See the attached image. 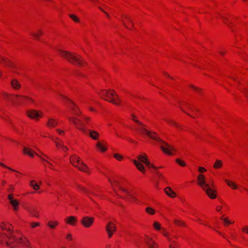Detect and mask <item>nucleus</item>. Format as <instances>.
<instances>
[{"instance_id": "72a5a7b5", "label": "nucleus", "mask_w": 248, "mask_h": 248, "mask_svg": "<svg viewBox=\"0 0 248 248\" xmlns=\"http://www.w3.org/2000/svg\"><path fill=\"white\" fill-rule=\"evenodd\" d=\"M69 16L75 22H79V20L78 18L76 16H75V15L69 14Z\"/></svg>"}, {"instance_id": "b1692460", "label": "nucleus", "mask_w": 248, "mask_h": 248, "mask_svg": "<svg viewBox=\"0 0 248 248\" xmlns=\"http://www.w3.org/2000/svg\"><path fill=\"white\" fill-rule=\"evenodd\" d=\"M145 242L149 248H155L154 245L155 243L152 241L151 238L147 237V239L145 241Z\"/></svg>"}, {"instance_id": "473e14b6", "label": "nucleus", "mask_w": 248, "mask_h": 248, "mask_svg": "<svg viewBox=\"0 0 248 248\" xmlns=\"http://www.w3.org/2000/svg\"><path fill=\"white\" fill-rule=\"evenodd\" d=\"M55 144H56V146L59 148V147H61L62 149H65V150H68V149L65 146H64L62 143H60V142H57L56 141H54Z\"/></svg>"}, {"instance_id": "c756f323", "label": "nucleus", "mask_w": 248, "mask_h": 248, "mask_svg": "<svg viewBox=\"0 0 248 248\" xmlns=\"http://www.w3.org/2000/svg\"><path fill=\"white\" fill-rule=\"evenodd\" d=\"M96 147L98 148L102 152H105L107 150V148L105 147H104L102 145V144L100 142H98L96 143Z\"/></svg>"}, {"instance_id": "f3484780", "label": "nucleus", "mask_w": 248, "mask_h": 248, "mask_svg": "<svg viewBox=\"0 0 248 248\" xmlns=\"http://www.w3.org/2000/svg\"><path fill=\"white\" fill-rule=\"evenodd\" d=\"M165 193L169 197L174 198L175 196V193L170 187H167L164 189Z\"/></svg>"}, {"instance_id": "09e8293b", "label": "nucleus", "mask_w": 248, "mask_h": 248, "mask_svg": "<svg viewBox=\"0 0 248 248\" xmlns=\"http://www.w3.org/2000/svg\"><path fill=\"white\" fill-rule=\"evenodd\" d=\"M0 166H2V167H5V168H7V169H9V170H12V171H16L15 170H14L12 169V168H9V167H8L6 166L4 164H3V163H0Z\"/></svg>"}, {"instance_id": "0eeeda50", "label": "nucleus", "mask_w": 248, "mask_h": 248, "mask_svg": "<svg viewBox=\"0 0 248 248\" xmlns=\"http://www.w3.org/2000/svg\"><path fill=\"white\" fill-rule=\"evenodd\" d=\"M69 160L73 166L77 168L79 170L88 172L89 168L83 162L80 161L79 157L76 155H73L70 157Z\"/></svg>"}, {"instance_id": "ea45409f", "label": "nucleus", "mask_w": 248, "mask_h": 248, "mask_svg": "<svg viewBox=\"0 0 248 248\" xmlns=\"http://www.w3.org/2000/svg\"><path fill=\"white\" fill-rule=\"evenodd\" d=\"M176 162L181 166L183 167L186 166V163L184 161L181 160L180 159H176Z\"/></svg>"}, {"instance_id": "aec40b11", "label": "nucleus", "mask_w": 248, "mask_h": 248, "mask_svg": "<svg viewBox=\"0 0 248 248\" xmlns=\"http://www.w3.org/2000/svg\"><path fill=\"white\" fill-rule=\"evenodd\" d=\"M65 221L71 225H74L75 223L77 221V218L74 216H70L67 217Z\"/></svg>"}, {"instance_id": "e433bc0d", "label": "nucleus", "mask_w": 248, "mask_h": 248, "mask_svg": "<svg viewBox=\"0 0 248 248\" xmlns=\"http://www.w3.org/2000/svg\"><path fill=\"white\" fill-rule=\"evenodd\" d=\"M58 224V222L55 221L54 222H53L52 221H49L48 222V225L49 227L51 228H54L55 227V226Z\"/></svg>"}, {"instance_id": "6e6552de", "label": "nucleus", "mask_w": 248, "mask_h": 248, "mask_svg": "<svg viewBox=\"0 0 248 248\" xmlns=\"http://www.w3.org/2000/svg\"><path fill=\"white\" fill-rule=\"evenodd\" d=\"M2 95L6 100L11 101L15 104L22 103L27 99L32 100L31 98L25 96H20L18 95H13L8 94L5 92L2 93Z\"/></svg>"}, {"instance_id": "0e129e2a", "label": "nucleus", "mask_w": 248, "mask_h": 248, "mask_svg": "<svg viewBox=\"0 0 248 248\" xmlns=\"http://www.w3.org/2000/svg\"><path fill=\"white\" fill-rule=\"evenodd\" d=\"M44 155L46 157L47 159L50 160H52L51 159H50L48 156L46 155Z\"/></svg>"}, {"instance_id": "9b49d317", "label": "nucleus", "mask_w": 248, "mask_h": 248, "mask_svg": "<svg viewBox=\"0 0 248 248\" xmlns=\"http://www.w3.org/2000/svg\"><path fill=\"white\" fill-rule=\"evenodd\" d=\"M60 95L62 97V98L65 100L66 102L69 103L71 104V105L69 106V108L72 109L73 114L76 115H78L79 114H80L81 112L80 111H78V107L72 100L62 94Z\"/></svg>"}, {"instance_id": "c9c22d12", "label": "nucleus", "mask_w": 248, "mask_h": 248, "mask_svg": "<svg viewBox=\"0 0 248 248\" xmlns=\"http://www.w3.org/2000/svg\"><path fill=\"white\" fill-rule=\"evenodd\" d=\"M36 155L39 156L43 161H45V162H46V163H47L49 165H50V168L52 169H53V170H55L54 169H53L52 167V165L51 163H50L49 161H48L47 160L44 159V158H43L42 156H41L37 154H36Z\"/></svg>"}, {"instance_id": "4468645a", "label": "nucleus", "mask_w": 248, "mask_h": 248, "mask_svg": "<svg viewBox=\"0 0 248 248\" xmlns=\"http://www.w3.org/2000/svg\"><path fill=\"white\" fill-rule=\"evenodd\" d=\"M8 199L10 201V203L13 207L14 210H17L18 208L19 202L18 201L13 198L12 194H9L8 195Z\"/></svg>"}, {"instance_id": "de8ad7c7", "label": "nucleus", "mask_w": 248, "mask_h": 248, "mask_svg": "<svg viewBox=\"0 0 248 248\" xmlns=\"http://www.w3.org/2000/svg\"><path fill=\"white\" fill-rule=\"evenodd\" d=\"M242 231L248 234V226H246L242 228Z\"/></svg>"}, {"instance_id": "7c9ffc66", "label": "nucleus", "mask_w": 248, "mask_h": 248, "mask_svg": "<svg viewBox=\"0 0 248 248\" xmlns=\"http://www.w3.org/2000/svg\"><path fill=\"white\" fill-rule=\"evenodd\" d=\"M174 223L178 226H182L184 227L186 226L184 222L179 219H174Z\"/></svg>"}, {"instance_id": "7ed1b4c3", "label": "nucleus", "mask_w": 248, "mask_h": 248, "mask_svg": "<svg viewBox=\"0 0 248 248\" xmlns=\"http://www.w3.org/2000/svg\"><path fill=\"white\" fill-rule=\"evenodd\" d=\"M68 119L73 123L76 127L83 133L88 134L93 140H97L99 138V134L96 131L92 130H88L83 123L79 119L76 117H69Z\"/></svg>"}, {"instance_id": "2eb2a0df", "label": "nucleus", "mask_w": 248, "mask_h": 248, "mask_svg": "<svg viewBox=\"0 0 248 248\" xmlns=\"http://www.w3.org/2000/svg\"><path fill=\"white\" fill-rule=\"evenodd\" d=\"M1 61L4 62L7 66L12 68V71L13 72L16 73V72L14 70V69L16 68V67L14 65V64L11 61H8L5 58L0 56V62Z\"/></svg>"}, {"instance_id": "69168bd1", "label": "nucleus", "mask_w": 248, "mask_h": 248, "mask_svg": "<svg viewBox=\"0 0 248 248\" xmlns=\"http://www.w3.org/2000/svg\"><path fill=\"white\" fill-rule=\"evenodd\" d=\"M219 53L221 54L222 55H223L225 53V52H219Z\"/></svg>"}, {"instance_id": "5fc2aeb1", "label": "nucleus", "mask_w": 248, "mask_h": 248, "mask_svg": "<svg viewBox=\"0 0 248 248\" xmlns=\"http://www.w3.org/2000/svg\"><path fill=\"white\" fill-rule=\"evenodd\" d=\"M67 239L69 240H72V235L71 234H68L67 236Z\"/></svg>"}, {"instance_id": "c85d7f7f", "label": "nucleus", "mask_w": 248, "mask_h": 248, "mask_svg": "<svg viewBox=\"0 0 248 248\" xmlns=\"http://www.w3.org/2000/svg\"><path fill=\"white\" fill-rule=\"evenodd\" d=\"M43 32L42 30H39L36 33H32L31 35L33 36L36 39H39L40 35L43 34Z\"/></svg>"}, {"instance_id": "58836bf2", "label": "nucleus", "mask_w": 248, "mask_h": 248, "mask_svg": "<svg viewBox=\"0 0 248 248\" xmlns=\"http://www.w3.org/2000/svg\"><path fill=\"white\" fill-rule=\"evenodd\" d=\"M153 226L154 228L157 230H159L161 229L160 225L157 222H155Z\"/></svg>"}, {"instance_id": "bf43d9fd", "label": "nucleus", "mask_w": 248, "mask_h": 248, "mask_svg": "<svg viewBox=\"0 0 248 248\" xmlns=\"http://www.w3.org/2000/svg\"><path fill=\"white\" fill-rule=\"evenodd\" d=\"M181 110H182L183 112H185L186 113V114H188V115L190 116V115L189 114L187 113V112H186L182 108H181Z\"/></svg>"}, {"instance_id": "3c124183", "label": "nucleus", "mask_w": 248, "mask_h": 248, "mask_svg": "<svg viewBox=\"0 0 248 248\" xmlns=\"http://www.w3.org/2000/svg\"><path fill=\"white\" fill-rule=\"evenodd\" d=\"M124 17L132 25H133V22L130 18H129L128 16H124Z\"/></svg>"}, {"instance_id": "c03bdc74", "label": "nucleus", "mask_w": 248, "mask_h": 248, "mask_svg": "<svg viewBox=\"0 0 248 248\" xmlns=\"http://www.w3.org/2000/svg\"><path fill=\"white\" fill-rule=\"evenodd\" d=\"M107 233H108V236L109 238H111L113 235V233L114 232H110L108 229H107V231H106Z\"/></svg>"}, {"instance_id": "603ef678", "label": "nucleus", "mask_w": 248, "mask_h": 248, "mask_svg": "<svg viewBox=\"0 0 248 248\" xmlns=\"http://www.w3.org/2000/svg\"><path fill=\"white\" fill-rule=\"evenodd\" d=\"M99 9L103 12H104L108 18H109L108 14L107 12H106L103 9H102L101 7H99Z\"/></svg>"}, {"instance_id": "9d476101", "label": "nucleus", "mask_w": 248, "mask_h": 248, "mask_svg": "<svg viewBox=\"0 0 248 248\" xmlns=\"http://www.w3.org/2000/svg\"><path fill=\"white\" fill-rule=\"evenodd\" d=\"M108 180L109 182V183H110V184L112 186H113V184H115L117 186H119L120 189L123 192L126 193V194L127 195V198L122 197L123 198H124L127 201H130V199H132L133 200H136V199L129 191H128L126 189L123 188L121 187L120 186H119L118 182L116 180L113 179H111L110 178L108 177Z\"/></svg>"}, {"instance_id": "13d9d810", "label": "nucleus", "mask_w": 248, "mask_h": 248, "mask_svg": "<svg viewBox=\"0 0 248 248\" xmlns=\"http://www.w3.org/2000/svg\"><path fill=\"white\" fill-rule=\"evenodd\" d=\"M162 233H163V235H164V236H168V234H167V232H162Z\"/></svg>"}, {"instance_id": "dca6fc26", "label": "nucleus", "mask_w": 248, "mask_h": 248, "mask_svg": "<svg viewBox=\"0 0 248 248\" xmlns=\"http://www.w3.org/2000/svg\"><path fill=\"white\" fill-rule=\"evenodd\" d=\"M78 188L82 191H83V192H84L88 197H89L90 199L91 197L90 196V194H92V195H95V196H96L97 195L96 194H95L93 192V191H91L88 189H87V188H86L85 187H83V186H82L80 185L78 186Z\"/></svg>"}, {"instance_id": "412c9836", "label": "nucleus", "mask_w": 248, "mask_h": 248, "mask_svg": "<svg viewBox=\"0 0 248 248\" xmlns=\"http://www.w3.org/2000/svg\"><path fill=\"white\" fill-rule=\"evenodd\" d=\"M11 85L12 87L15 90H19L21 87V85L16 79H13L11 81Z\"/></svg>"}, {"instance_id": "e2e57ef3", "label": "nucleus", "mask_w": 248, "mask_h": 248, "mask_svg": "<svg viewBox=\"0 0 248 248\" xmlns=\"http://www.w3.org/2000/svg\"><path fill=\"white\" fill-rule=\"evenodd\" d=\"M93 2V3H95V2H98V0H91Z\"/></svg>"}, {"instance_id": "680f3d73", "label": "nucleus", "mask_w": 248, "mask_h": 248, "mask_svg": "<svg viewBox=\"0 0 248 248\" xmlns=\"http://www.w3.org/2000/svg\"><path fill=\"white\" fill-rule=\"evenodd\" d=\"M221 209V207L217 206V210L219 211Z\"/></svg>"}, {"instance_id": "1a4fd4ad", "label": "nucleus", "mask_w": 248, "mask_h": 248, "mask_svg": "<svg viewBox=\"0 0 248 248\" xmlns=\"http://www.w3.org/2000/svg\"><path fill=\"white\" fill-rule=\"evenodd\" d=\"M99 95L101 97H105V98H104L105 100L111 102L114 104L119 105V102H120V100L118 97L116 99L111 98L112 96L116 95L113 90L111 92L107 90H102L99 93Z\"/></svg>"}, {"instance_id": "2f4dec72", "label": "nucleus", "mask_w": 248, "mask_h": 248, "mask_svg": "<svg viewBox=\"0 0 248 248\" xmlns=\"http://www.w3.org/2000/svg\"><path fill=\"white\" fill-rule=\"evenodd\" d=\"M146 213L150 215H154L155 213V210L150 207H148L145 209Z\"/></svg>"}, {"instance_id": "4be33fe9", "label": "nucleus", "mask_w": 248, "mask_h": 248, "mask_svg": "<svg viewBox=\"0 0 248 248\" xmlns=\"http://www.w3.org/2000/svg\"><path fill=\"white\" fill-rule=\"evenodd\" d=\"M30 213L33 217H39V212L35 208L32 207H31L28 210Z\"/></svg>"}, {"instance_id": "f704fd0d", "label": "nucleus", "mask_w": 248, "mask_h": 248, "mask_svg": "<svg viewBox=\"0 0 248 248\" xmlns=\"http://www.w3.org/2000/svg\"><path fill=\"white\" fill-rule=\"evenodd\" d=\"M184 106H185L186 108H188V109H189L191 110H192V111H194V110H195V111H198V110L197 108H193L191 107L190 105L189 104H188V103H185V104H184Z\"/></svg>"}, {"instance_id": "6ab92c4d", "label": "nucleus", "mask_w": 248, "mask_h": 248, "mask_svg": "<svg viewBox=\"0 0 248 248\" xmlns=\"http://www.w3.org/2000/svg\"><path fill=\"white\" fill-rule=\"evenodd\" d=\"M57 124V122L52 118L48 119V122L46 123V125L50 128L54 127Z\"/></svg>"}, {"instance_id": "4d7b16f0", "label": "nucleus", "mask_w": 248, "mask_h": 248, "mask_svg": "<svg viewBox=\"0 0 248 248\" xmlns=\"http://www.w3.org/2000/svg\"><path fill=\"white\" fill-rule=\"evenodd\" d=\"M221 17H222V18L223 19V20H224V23H226V21H228V19L227 18H226L225 17H223L221 16Z\"/></svg>"}, {"instance_id": "ddd939ff", "label": "nucleus", "mask_w": 248, "mask_h": 248, "mask_svg": "<svg viewBox=\"0 0 248 248\" xmlns=\"http://www.w3.org/2000/svg\"><path fill=\"white\" fill-rule=\"evenodd\" d=\"M93 220L94 218L93 217H85L82 218L81 222L85 227L88 228L90 227L92 225Z\"/></svg>"}, {"instance_id": "6e6d98bb", "label": "nucleus", "mask_w": 248, "mask_h": 248, "mask_svg": "<svg viewBox=\"0 0 248 248\" xmlns=\"http://www.w3.org/2000/svg\"><path fill=\"white\" fill-rule=\"evenodd\" d=\"M57 131L60 134H64V132L60 129H57Z\"/></svg>"}, {"instance_id": "8fccbe9b", "label": "nucleus", "mask_w": 248, "mask_h": 248, "mask_svg": "<svg viewBox=\"0 0 248 248\" xmlns=\"http://www.w3.org/2000/svg\"><path fill=\"white\" fill-rule=\"evenodd\" d=\"M206 170L205 168L202 167H200L199 168V171L201 172L205 171Z\"/></svg>"}, {"instance_id": "4c0bfd02", "label": "nucleus", "mask_w": 248, "mask_h": 248, "mask_svg": "<svg viewBox=\"0 0 248 248\" xmlns=\"http://www.w3.org/2000/svg\"><path fill=\"white\" fill-rule=\"evenodd\" d=\"M165 121L167 123L172 124V125H174L176 127H179V125L177 124H176L175 122H174L173 121H172L171 120H165Z\"/></svg>"}, {"instance_id": "39448f33", "label": "nucleus", "mask_w": 248, "mask_h": 248, "mask_svg": "<svg viewBox=\"0 0 248 248\" xmlns=\"http://www.w3.org/2000/svg\"><path fill=\"white\" fill-rule=\"evenodd\" d=\"M58 51L62 57L64 58L70 62L74 64L82 66L84 62V61L79 56H77L74 53L61 49L58 50Z\"/></svg>"}, {"instance_id": "423d86ee", "label": "nucleus", "mask_w": 248, "mask_h": 248, "mask_svg": "<svg viewBox=\"0 0 248 248\" xmlns=\"http://www.w3.org/2000/svg\"><path fill=\"white\" fill-rule=\"evenodd\" d=\"M137 158L140 162L136 160H133L132 161L136 166L137 168L142 173L145 172V168L141 162L144 163L147 166L150 168H153L155 169H156V168L153 165H151L150 162L148 160L147 156L145 154H144L143 155H139Z\"/></svg>"}, {"instance_id": "a19ab883", "label": "nucleus", "mask_w": 248, "mask_h": 248, "mask_svg": "<svg viewBox=\"0 0 248 248\" xmlns=\"http://www.w3.org/2000/svg\"><path fill=\"white\" fill-rule=\"evenodd\" d=\"M191 88H193L194 90H195L196 92H197L199 93H202V90L200 88H198L192 85H191L190 86Z\"/></svg>"}, {"instance_id": "49530a36", "label": "nucleus", "mask_w": 248, "mask_h": 248, "mask_svg": "<svg viewBox=\"0 0 248 248\" xmlns=\"http://www.w3.org/2000/svg\"><path fill=\"white\" fill-rule=\"evenodd\" d=\"M40 225V223L38 222H34L32 223L31 224V226L32 228H35L36 227L39 226Z\"/></svg>"}, {"instance_id": "bb28decb", "label": "nucleus", "mask_w": 248, "mask_h": 248, "mask_svg": "<svg viewBox=\"0 0 248 248\" xmlns=\"http://www.w3.org/2000/svg\"><path fill=\"white\" fill-rule=\"evenodd\" d=\"M30 186L32 187L34 190H37L39 189V186L36 183L34 180H32L30 183Z\"/></svg>"}, {"instance_id": "20e7f679", "label": "nucleus", "mask_w": 248, "mask_h": 248, "mask_svg": "<svg viewBox=\"0 0 248 248\" xmlns=\"http://www.w3.org/2000/svg\"><path fill=\"white\" fill-rule=\"evenodd\" d=\"M197 179L198 185L206 193L208 196L212 199L216 198V191L211 187V186H213V183H212L211 185L207 183L205 177L202 174H199L198 176Z\"/></svg>"}, {"instance_id": "a211bd4d", "label": "nucleus", "mask_w": 248, "mask_h": 248, "mask_svg": "<svg viewBox=\"0 0 248 248\" xmlns=\"http://www.w3.org/2000/svg\"><path fill=\"white\" fill-rule=\"evenodd\" d=\"M107 229L110 232H115L116 231V227L115 225L112 222H108L106 226V231H107Z\"/></svg>"}, {"instance_id": "774afa93", "label": "nucleus", "mask_w": 248, "mask_h": 248, "mask_svg": "<svg viewBox=\"0 0 248 248\" xmlns=\"http://www.w3.org/2000/svg\"><path fill=\"white\" fill-rule=\"evenodd\" d=\"M157 174L159 176H160L161 175V174L158 172H157Z\"/></svg>"}, {"instance_id": "5701e85b", "label": "nucleus", "mask_w": 248, "mask_h": 248, "mask_svg": "<svg viewBox=\"0 0 248 248\" xmlns=\"http://www.w3.org/2000/svg\"><path fill=\"white\" fill-rule=\"evenodd\" d=\"M23 151L24 154L28 155H30L31 157L33 156V154L34 153V152H33L32 150L29 149L28 148L24 147L23 148Z\"/></svg>"}, {"instance_id": "864d4df0", "label": "nucleus", "mask_w": 248, "mask_h": 248, "mask_svg": "<svg viewBox=\"0 0 248 248\" xmlns=\"http://www.w3.org/2000/svg\"><path fill=\"white\" fill-rule=\"evenodd\" d=\"M83 118L87 123H88V121L90 120V118L89 117L86 116H83Z\"/></svg>"}, {"instance_id": "a18cd8bd", "label": "nucleus", "mask_w": 248, "mask_h": 248, "mask_svg": "<svg viewBox=\"0 0 248 248\" xmlns=\"http://www.w3.org/2000/svg\"><path fill=\"white\" fill-rule=\"evenodd\" d=\"M114 157L118 160H121L123 158V157L121 155L118 154H114Z\"/></svg>"}, {"instance_id": "393cba45", "label": "nucleus", "mask_w": 248, "mask_h": 248, "mask_svg": "<svg viewBox=\"0 0 248 248\" xmlns=\"http://www.w3.org/2000/svg\"><path fill=\"white\" fill-rule=\"evenodd\" d=\"M225 181L227 183V185L231 187L232 189H236L237 188V186L234 182L230 181L227 179H225Z\"/></svg>"}, {"instance_id": "f03ea898", "label": "nucleus", "mask_w": 248, "mask_h": 248, "mask_svg": "<svg viewBox=\"0 0 248 248\" xmlns=\"http://www.w3.org/2000/svg\"><path fill=\"white\" fill-rule=\"evenodd\" d=\"M133 117V120L136 123L139 124L140 127H139V131L142 134H146L149 136L151 139L155 140L160 142L161 145H160L161 149L166 154L169 155H172V151H175V149L171 146L168 144L167 142L164 141L158 137L155 136L156 134L154 132H152L145 128V125L139 121L135 119V116L133 114L132 115Z\"/></svg>"}, {"instance_id": "f257e3e1", "label": "nucleus", "mask_w": 248, "mask_h": 248, "mask_svg": "<svg viewBox=\"0 0 248 248\" xmlns=\"http://www.w3.org/2000/svg\"><path fill=\"white\" fill-rule=\"evenodd\" d=\"M1 228L3 230H6L9 232V235L0 233V244L5 242L6 245L11 248L17 247L18 245L23 246L29 247L30 245L28 240L25 237L18 238L11 235L12 230L10 228H7L6 225L2 223Z\"/></svg>"}, {"instance_id": "37998d69", "label": "nucleus", "mask_w": 248, "mask_h": 248, "mask_svg": "<svg viewBox=\"0 0 248 248\" xmlns=\"http://www.w3.org/2000/svg\"><path fill=\"white\" fill-rule=\"evenodd\" d=\"M174 244H170V248H178V245L175 242H173Z\"/></svg>"}, {"instance_id": "79ce46f5", "label": "nucleus", "mask_w": 248, "mask_h": 248, "mask_svg": "<svg viewBox=\"0 0 248 248\" xmlns=\"http://www.w3.org/2000/svg\"><path fill=\"white\" fill-rule=\"evenodd\" d=\"M221 219H222L224 221V222L225 225L226 224H232V222H231V221L229 220L227 218H223V217H221Z\"/></svg>"}, {"instance_id": "a878e982", "label": "nucleus", "mask_w": 248, "mask_h": 248, "mask_svg": "<svg viewBox=\"0 0 248 248\" xmlns=\"http://www.w3.org/2000/svg\"><path fill=\"white\" fill-rule=\"evenodd\" d=\"M225 181L227 183V185L231 187L232 189H236L237 188V186L234 182L230 181L227 179H225Z\"/></svg>"}, {"instance_id": "338daca9", "label": "nucleus", "mask_w": 248, "mask_h": 248, "mask_svg": "<svg viewBox=\"0 0 248 248\" xmlns=\"http://www.w3.org/2000/svg\"><path fill=\"white\" fill-rule=\"evenodd\" d=\"M90 110L91 111H94V109H93V108H90Z\"/></svg>"}, {"instance_id": "cd10ccee", "label": "nucleus", "mask_w": 248, "mask_h": 248, "mask_svg": "<svg viewBox=\"0 0 248 248\" xmlns=\"http://www.w3.org/2000/svg\"><path fill=\"white\" fill-rule=\"evenodd\" d=\"M222 166V161L219 159H217L214 165V168L215 169H219L221 168Z\"/></svg>"}, {"instance_id": "052dcab7", "label": "nucleus", "mask_w": 248, "mask_h": 248, "mask_svg": "<svg viewBox=\"0 0 248 248\" xmlns=\"http://www.w3.org/2000/svg\"><path fill=\"white\" fill-rule=\"evenodd\" d=\"M10 189L11 191H13L14 190V187L12 186H10Z\"/></svg>"}, {"instance_id": "f8f14e48", "label": "nucleus", "mask_w": 248, "mask_h": 248, "mask_svg": "<svg viewBox=\"0 0 248 248\" xmlns=\"http://www.w3.org/2000/svg\"><path fill=\"white\" fill-rule=\"evenodd\" d=\"M27 115L30 118L36 120L38 119L39 117H42V112H40L34 109L28 110L27 112Z\"/></svg>"}]
</instances>
